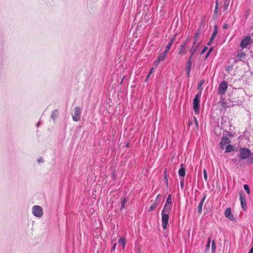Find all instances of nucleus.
Listing matches in <instances>:
<instances>
[{
	"mask_svg": "<svg viewBox=\"0 0 253 253\" xmlns=\"http://www.w3.org/2000/svg\"><path fill=\"white\" fill-rule=\"evenodd\" d=\"M212 42H211V39H210V41L208 42L207 43V44L210 45L211 43Z\"/></svg>",
	"mask_w": 253,
	"mask_h": 253,
	"instance_id": "obj_50",
	"label": "nucleus"
},
{
	"mask_svg": "<svg viewBox=\"0 0 253 253\" xmlns=\"http://www.w3.org/2000/svg\"><path fill=\"white\" fill-rule=\"evenodd\" d=\"M194 121H195V123L196 126L198 128V123L197 119H196V117H194Z\"/></svg>",
	"mask_w": 253,
	"mask_h": 253,
	"instance_id": "obj_43",
	"label": "nucleus"
},
{
	"mask_svg": "<svg viewBox=\"0 0 253 253\" xmlns=\"http://www.w3.org/2000/svg\"><path fill=\"white\" fill-rule=\"evenodd\" d=\"M118 243L119 244L122 245L123 248L125 247L126 245V241L124 238H120L119 239Z\"/></svg>",
	"mask_w": 253,
	"mask_h": 253,
	"instance_id": "obj_24",
	"label": "nucleus"
},
{
	"mask_svg": "<svg viewBox=\"0 0 253 253\" xmlns=\"http://www.w3.org/2000/svg\"><path fill=\"white\" fill-rule=\"evenodd\" d=\"M244 188L248 194L250 193V187L248 184H244Z\"/></svg>",
	"mask_w": 253,
	"mask_h": 253,
	"instance_id": "obj_29",
	"label": "nucleus"
},
{
	"mask_svg": "<svg viewBox=\"0 0 253 253\" xmlns=\"http://www.w3.org/2000/svg\"><path fill=\"white\" fill-rule=\"evenodd\" d=\"M234 150V147L229 144L226 146L225 153H229Z\"/></svg>",
	"mask_w": 253,
	"mask_h": 253,
	"instance_id": "obj_21",
	"label": "nucleus"
},
{
	"mask_svg": "<svg viewBox=\"0 0 253 253\" xmlns=\"http://www.w3.org/2000/svg\"><path fill=\"white\" fill-rule=\"evenodd\" d=\"M228 85L227 83L225 81H222L219 85L218 87V93L220 95H223L225 93L227 89Z\"/></svg>",
	"mask_w": 253,
	"mask_h": 253,
	"instance_id": "obj_6",
	"label": "nucleus"
},
{
	"mask_svg": "<svg viewBox=\"0 0 253 253\" xmlns=\"http://www.w3.org/2000/svg\"><path fill=\"white\" fill-rule=\"evenodd\" d=\"M230 2V0H223V10L225 11L227 9L229 3Z\"/></svg>",
	"mask_w": 253,
	"mask_h": 253,
	"instance_id": "obj_20",
	"label": "nucleus"
},
{
	"mask_svg": "<svg viewBox=\"0 0 253 253\" xmlns=\"http://www.w3.org/2000/svg\"><path fill=\"white\" fill-rule=\"evenodd\" d=\"M127 200L126 198L125 197H123L121 202V206L120 209L121 211L125 208V205L127 203Z\"/></svg>",
	"mask_w": 253,
	"mask_h": 253,
	"instance_id": "obj_22",
	"label": "nucleus"
},
{
	"mask_svg": "<svg viewBox=\"0 0 253 253\" xmlns=\"http://www.w3.org/2000/svg\"><path fill=\"white\" fill-rule=\"evenodd\" d=\"M172 202V198L171 195L169 194L167 197V199L166 202L164 205V207L163 209L171 211V203Z\"/></svg>",
	"mask_w": 253,
	"mask_h": 253,
	"instance_id": "obj_7",
	"label": "nucleus"
},
{
	"mask_svg": "<svg viewBox=\"0 0 253 253\" xmlns=\"http://www.w3.org/2000/svg\"><path fill=\"white\" fill-rule=\"evenodd\" d=\"M32 213L38 217H41L43 215V210L42 208L38 205H35L32 208Z\"/></svg>",
	"mask_w": 253,
	"mask_h": 253,
	"instance_id": "obj_4",
	"label": "nucleus"
},
{
	"mask_svg": "<svg viewBox=\"0 0 253 253\" xmlns=\"http://www.w3.org/2000/svg\"><path fill=\"white\" fill-rule=\"evenodd\" d=\"M227 133H228V136H229V137H231V136H233V135L231 133V132H227Z\"/></svg>",
	"mask_w": 253,
	"mask_h": 253,
	"instance_id": "obj_49",
	"label": "nucleus"
},
{
	"mask_svg": "<svg viewBox=\"0 0 253 253\" xmlns=\"http://www.w3.org/2000/svg\"><path fill=\"white\" fill-rule=\"evenodd\" d=\"M245 56V54L242 52L241 53H238L237 55V58H238L239 60H241V58L244 57Z\"/></svg>",
	"mask_w": 253,
	"mask_h": 253,
	"instance_id": "obj_28",
	"label": "nucleus"
},
{
	"mask_svg": "<svg viewBox=\"0 0 253 253\" xmlns=\"http://www.w3.org/2000/svg\"><path fill=\"white\" fill-rule=\"evenodd\" d=\"M176 35H174L172 37H171L169 41V42L168 43V44L166 45V47L170 48L172 44H173V42H174L175 40Z\"/></svg>",
	"mask_w": 253,
	"mask_h": 253,
	"instance_id": "obj_18",
	"label": "nucleus"
},
{
	"mask_svg": "<svg viewBox=\"0 0 253 253\" xmlns=\"http://www.w3.org/2000/svg\"><path fill=\"white\" fill-rule=\"evenodd\" d=\"M212 49H213V47H211V48L209 49V51H208V52H209V53L210 54V53H211V52L212 51Z\"/></svg>",
	"mask_w": 253,
	"mask_h": 253,
	"instance_id": "obj_48",
	"label": "nucleus"
},
{
	"mask_svg": "<svg viewBox=\"0 0 253 253\" xmlns=\"http://www.w3.org/2000/svg\"><path fill=\"white\" fill-rule=\"evenodd\" d=\"M238 157L243 160L249 159L250 163H253V153L248 148L245 147L240 148Z\"/></svg>",
	"mask_w": 253,
	"mask_h": 253,
	"instance_id": "obj_1",
	"label": "nucleus"
},
{
	"mask_svg": "<svg viewBox=\"0 0 253 253\" xmlns=\"http://www.w3.org/2000/svg\"><path fill=\"white\" fill-rule=\"evenodd\" d=\"M224 215L231 221H234L236 220V218L231 213V209L230 208H228L225 210L224 211Z\"/></svg>",
	"mask_w": 253,
	"mask_h": 253,
	"instance_id": "obj_10",
	"label": "nucleus"
},
{
	"mask_svg": "<svg viewBox=\"0 0 253 253\" xmlns=\"http://www.w3.org/2000/svg\"><path fill=\"white\" fill-rule=\"evenodd\" d=\"M187 53V49L184 45H180L179 49L178 54L179 55H184Z\"/></svg>",
	"mask_w": 253,
	"mask_h": 253,
	"instance_id": "obj_16",
	"label": "nucleus"
},
{
	"mask_svg": "<svg viewBox=\"0 0 253 253\" xmlns=\"http://www.w3.org/2000/svg\"><path fill=\"white\" fill-rule=\"evenodd\" d=\"M157 202H155L154 203H153L152 204V206H150L148 211L149 212L151 211H153V210H154L157 207Z\"/></svg>",
	"mask_w": 253,
	"mask_h": 253,
	"instance_id": "obj_26",
	"label": "nucleus"
},
{
	"mask_svg": "<svg viewBox=\"0 0 253 253\" xmlns=\"http://www.w3.org/2000/svg\"><path fill=\"white\" fill-rule=\"evenodd\" d=\"M72 119L74 122L80 120L81 116V110L80 107L77 106L74 109V113L72 114Z\"/></svg>",
	"mask_w": 253,
	"mask_h": 253,
	"instance_id": "obj_5",
	"label": "nucleus"
},
{
	"mask_svg": "<svg viewBox=\"0 0 253 253\" xmlns=\"http://www.w3.org/2000/svg\"><path fill=\"white\" fill-rule=\"evenodd\" d=\"M229 27V24L228 23H224L222 26V28L224 29H227Z\"/></svg>",
	"mask_w": 253,
	"mask_h": 253,
	"instance_id": "obj_39",
	"label": "nucleus"
},
{
	"mask_svg": "<svg viewBox=\"0 0 253 253\" xmlns=\"http://www.w3.org/2000/svg\"><path fill=\"white\" fill-rule=\"evenodd\" d=\"M200 44H198L196 45H193L192 48L189 50V51L191 52V55L189 56V58H191L192 59L193 55L194 54L197 52V50L198 49L199 47Z\"/></svg>",
	"mask_w": 253,
	"mask_h": 253,
	"instance_id": "obj_15",
	"label": "nucleus"
},
{
	"mask_svg": "<svg viewBox=\"0 0 253 253\" xmlns=\"http://www.w3.org/2000/svg\"><path fill=\"white\" fill-rule=\"evenodd\" d=\"M201 96V92H198L195 95L193 101V107L196 114L199 112L200 109V99Z\"/></svg>",
	"mask_w": 253,
	"mask_h": 253,
	"instance_id": "obj_3",
	"label": "nucleus"
},
{
	"mask_svg": "<svg viewBox=\"0 0 253 253\" xmlns=\"http://www.w3.org/2000/svg\"><path fill=\"white\" fill-rule=\"evenodd\" d=\"M239 195L242 208L245 211L247 209V205L245 197L242 195L241 192H240Z\"/></svg>",
	"mask_w": 253,
	"mask_h": 253,
	"instance_id": "obj_13",
	"label": "nucleus"
},
{
	"mask_svg": "<svg viewBox=\"0 0 253 253\" xmlns=\"http://www.w3.org/2000/svg\"><path fill=\"white\" fill-rule=\"evenodd\" d=\"M200 30L199 29L197 30L195 32V36L194 37V42H193L194 45H195L196 43V42H197V39L198 38L199 36L200 35Z\"/></svg>",
	"mask_w": 253,
	"mask_h": 253,
	"instance_id": "obj_19",
	"label": "nucleus"
},
{
	"mask_svg": "<svg viewBox=\"0 0 253 253\" xmlns=\"http://www.w3.org/2000/svg\"><path fill=\"white\" fill-rule=\"evenodd\" d=\"M203 204L202 203V202H200L199 204V205L198 206V211L199 213H201L202 211V207H203Z\"/></svg>",
	"mask_w": 253,
	"mask_h": 253,
	"instance_id": "obj_27",
	"label": "nucleus"
},
{
	"mask_svg": "<svg viewBox=\"0 0 253 253\" xmlns=\"http://www.w3.org/2000/svg\"><path fill=\"white\" fill-rule=\"evenodd\" d=\"M218 1H217V0H216L215 9L214 10V16H215L216 18L217 17V15L218 13Z\"/></svg>",
	"mask_w": 253,
	"mask_h": 253,
	"instance_id": "obj_25",
	"label": "nucleus"
},
{
	"mask_svg": "<svg viewBox=\"0 0 253 253\" xmlns=\"http://www.w3.org/2000/svg\"><path fill=\"white\" fill-rule=\"evenodd\" d=\"M218 33V27L216 25H215L214 26L213 31L211 36V42H212V41L214 39L216 35Z\"/></svg>",
	"mask_w": 253,
	"mask_h": 253,
	"instance_id": "obj_17",
	"label": "nucleus"
},
{
	"mask_svg": "<svg viewBox=\"0 0 253 253\" xmlns=\"http://www.w3.org/2000/svg\"><path fill=\"white\" fill-rule=\"evenodd\" d=\"M43 161V159L42 157H40L38 159L37 162L39 163H42Z\"/></svg>",
	"mask_w": 253,
	"mask_h": 253,
	"instance_id": "obj_42",
	"label": "nucleus"
},
{
	"mask_svg": "<svg viewBox=\"0 0 253 253\" xmlns=\"http://www.w3.org/2000/svg\"><path fill=\"white\" fill-rule=\"evenodd\" d=\"M210 54L209 53V52H207L206 54V58H207L209 56Z\"/></svg>",
	"mask_w": 253,
	"mask_h": 253,
	"instance_id": "obj_51",
	"label": "nucleus"
},
{
	"mask_svg": "<svg viewBox=\"0 0 253 253\" xmlns=\"http://www.w3.org/2000/svg\"><path fill=\"white\" fill-rule=\"evenodd\" d=\"M185 167L183 164H180V168L178 170V175L180 178H184L185 176Z\"/></svg>",
	"mask_w": 253,
	"mask_h": 253,
	"instance_id": "obj_12",
	"label": "nucleus"
},
{
	"mask_svg": "<svg viewBox=\"0 0 253 253\" xmlns=\"http://www.w3.org/2000/svg\"><path fill=\"white\" fill-rule=\"evenodd\" d=\"M210 244H211V238L210 237L208 239V242L207 244V246H206L207 249H208V250L209 249L210 247Z\"/></svg>",
	"mask_w": 253,
	"mask_h": 253,
	"instance_id": "obj_37",
	"label": "nucleus"
},
{
	"mask_svg": "<svg viewBox=\"0 0 253 253\" xmlns=\"http://www.w3.org/2000/svg\"><path fill=\"white\" fill-rule=\"evenodd\" d=\"M169 50V48H167V47H165V49L164 50V51L162 53L165 56H167V54H168V51Z\"/></svg>",
	"mask_w": 253,
	"mask_h": 253,
	"instance_id": "obj_34",
	"label": "nucleus"
},
{
	"mask_svg": "<svg viewBox=\"0 0 253 253\" xmlns=\"http://www.w3.org/2000/svg\"><path fill=\"white\" fill-rule=\"evenodd\" d=\"M167 170H168L167 169H165L164 172V179L168 178Z\"/></svg>",
	"mask_w": 253,
	"mask_h": 253,
	"instance_id": "obj_38",
	"label": "nucleus"
},
{
	"mask_svg": "<svg viewBox=\"0 0 253 253\" xmlns=\"http://www.w3.org/2000/svg\"><path fill=\"white\" fill-rule=\"evenodd\" d=\"M230 143V140L227 136H223L220 142V148L222 149H224L225 146H226V145H228Z\"/></svg>",
	"mask_w": 253,
	"mask_h": 253,
	"instance_id": "obj_9",
	"label": "nucleus"
},
{
	"mask_svg": "<svg viewBox=\"0 0 253 253\" xmlns=\"http://www.w3.org/2000/svg\"><path fill=\"white\" fill-rule=\"evenodd\" d=\"M153 69L154 68H152L150 70V71L149 72L147 76V77H146V80L150 77L151 75L152 74V73H153Z\"/></svg>",
	"mask_w": 253,
	"mask_h": 253,
	"instance_id": "obj_35",
	"label": "nucleus"
},
{
	"mask_svg": "<svg viewBox=\"0 0 253 253\" xmlns=\"http://www.w3.org/2000/svg\"><path fill=\"white\" fill-rule=\"evenodd\" d=\"M216 246L214 241H212V245H211V250L212 252H214L215 250Z\"/></svg>",
	"mask_w": 253,
	"mask_h": 253,
	"instance_id": "obj_33",
	"label": "nucleus"
},
{
	"mask_svg": "<svg viewBox=\"0 0 253 253\" xmlns=\"http://www.w3.org/2000/svg\"><path fill=\"white\" fill-rule=\"evenodd\" d=\"M206 195H204V196L203 197V198H202L200 202H202V204H204L205 200H206Z\"/></svg>",
	"mask_w": 253,
	"mask_h": 253,
	"instance_id": "obj_40",
	"label": "nucleus"
},
{
	"mask_svg": "<svg viewBox=\"0 0 253 253\" xmlns=\"http://www.w3.org/2000/svg\"><path fill=\"white\" fill-rule=\"evenodd\" d=\"M4 61V55L2 51H0V63H2Z\"/></svg>",
	"mask_w": 253,
	"mask_h": 253,
	"instance_id": "obj_30",
	"label": "nucleus"
},
{
	"mask_svg": "<svg viewBox=\"0 0 253 253\" xmlns=\"http://www.w3.org/2000/svg\"><path fill=\"white\" fill-rule=\"evenodd\" d=\"M37 125V126H39L40 125V122H39Z\"/></svg>",
	"mask_w": 253,
	"mask_h": 253,
	"instance_id": "obj_52",
	"label": "nucleus"
},
{
	"mask_svg": "<svg viewBox=\"0 0 253 253\" xmlns=\"http://www.w3.org/2000/svg\"><path fill=\"white\" fill-rule=\"evenodd\" d=\"M165 180L166 185L167 187H168L169 186L168 178L165 179Z\"/></svg>",
	"mask_w": 253,
	"mask_h": 253,
	"instance_id": "obj_45",
	"label": "nucleus"
},
{
	"mask_svg": "<svg viewBox=\"0 0 253 253\" xmlns=\"http://www.w3.org/2000/svg\"><path fill=\"white\" fill-rule=\"evenodd\" d=\"M188 38L187 39V40L184 42L181 45H184V46H185L186 45V43H187V42L188 41Z\"/></svg>",
	"mask_w": 253,
	"mask_h": 253,
	"instance_id": "obj_46",
	"label": "nucleus"
},
{
	"mask_svg": "<svg viewBox=\"0 0 253 253\" xmlns=\"http://www.w3.org/2000/svg\"><path fill=\"white\" fill-rule=\"evenodd\" d=\"M248 253H253V246L252 247L251 249L249 250Z\"/></svg>",
	"mask_w": 253,
	"mask_h": 253,
	"instance_id": "obj_47",
	"label": "nucleus"
},
{
	"mask_svg": "<svg viewBox=\"0 0 253 253\" xmlns=\"http://www.w3.org/2000/svg\"><path fill=\"white\" fill-rule=\"evenodd\" d=\"M116 247V244H114L111 248V251H113L115 250Z\"/></svg>",
	"mask_w": 253,
	"mask_h": 253,
	"instance_id": "obj_44",
	"label": "nucleus"
},
{
	"mask_svg": "<svg viewBox=\"0 0 253 253\" xmlns=\"http://www.w3.org/2000/svg\"><path fill=\"white\" fill-rule=\"evenodd\" d=\"M192 64V59L189 57L185 67V71L186 72V75L187 77L190 76Z\"/></svg>",
	"mask_w": 253,
	"mask_h": 253,
	"instance_id": "obj_8",
	"label": "nucleus"
},
{
	"mask_svg": "<svg viewBox=\"0 0 253 253\" xmlns=\"http://www.w3.org/2000/svg\"><path fill=\"white\" fill-rule=\"evenodd\" d=\"M184 178H180V187L182 189H183V188L184 187Z\"/></svg>",
	"mask_w": 253,
	"mask_h": 253,
	"instance_id": "obj_36",
	"label": "nucleus"
},
{
	"mask_svg": "<svg viewBox=\"0 0 253 253\" xmlns=\"http://www.w3.org/2000/svg\"><path fill=\"white\" fill-rule=\"evenodd\" d=\"M159 195H158L157 196V198H159Z\"/></svg>",
	"mask_w": 253,
	"mask_h": 253,
	"instance_id": "obj_53",
	"label": "nucleus"
},
{
	"mask_svg": "<svg viewBox=\"0 0 253 253\" xmlns=\"http://www.w3.org/2000/svg\"><path fill=\"white\" fill-rule=\"evenodd\" d=\"M207 49H208L207 46H204L201 51L200 55L203 54L207 50Z\"/></svg>",
	"mask_w": 253,
	"mask_h": 253,
	"instance_id": "obj_31",
	"label": "nucleus"
},
{
	"mask_svg": "<svg viewBox=\"0 0 253 253\" xmlns=\"http://www.w3.org/2000/svg\"><path fill=\"white\" fill-rule=\"evenodd\" d=\"M58 114V110L57 109L54 110H53L52 112V114H51V118L53 120H55L57 118V117Z\"/></svg>",
	"mask_w": 253,
	"mask_h": 253,
	"instance_id": "obj_23",
	"label": "nucleus"
},
{
	"mask_svg": "<svg viewBox=\"0 0 253 253\" xmlns=\"http://www.w3.org/2000/svg\"><path fill=\"white\" fill-rule=\"evenodd\" d=\"M204 177L206 181L208 179V175L206 169H204L203 170Z\"/></svg>",
	"mask_w": 253,
	"mask_h": 253,
	"instance_id": "obj_32",
	"label": "nucleus"
},
{
	"mask_svg": "<svg viewBox=\"0 0 253 253\" xmlns=\"http://www.w3.org/2000/svg\"><path fill=\"white\" fill-rule=\"evenodd\" d=\"M170 211L163 209L162 211V227L164 230H166L169 221V214Z\"/></svg>",
	"mask_w": 253,
	"mask_h": 253,
	"instance_id": "obj_2",
	"label": "nucleus"
},
{
	"mask_svg": "<svg viewBox=\"0 0 253 253\" xmlns=\"http://www.w3.org/2000/svg\"><path fill=\"white\" fill-rule=\"evenodd\" d=\"M166 56H165L162 53L159 54L154 63V65L157 66L161 61H163L165 60Z\"/></svg>",
	"mask_w": 253,
	"mask_h": 253,
	"instance_id": "obj_14",
	"label": "nucleus"
},
{
	"mask_svg": "<svg viewBox=\"0 0 253 253\" xmlns=\"http://www.w3.org/2000/svg\"><path fill=\"white\" fill-rule=\"evenodd\" d=\"M250 40L251 37L250 36L244 38L241 42L240 47L242 48L246 47L249 44Z\"/></svg>",
	"mask_w": 253,
	"mask_h": 253,
	"instance_id": "obj_11",
	"label": "nucleus"
},
{
	"mask_svg": "<svg viewBox=\"0 0 253 253\" xmlns=\"http://www.w3.org/2000/svg\"><path fill=\"white\" fill-rule=\"evenodd\" d=\"M204 82V81H201L199 82L198 84V88H200V87H201L203 85Z\"/></svg>",
	"mask_w": 253,
	"mask_h": 253,
	"instance_id": "obj_41",
	"label": "nucleus"
}]
</instances>
